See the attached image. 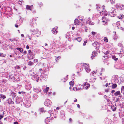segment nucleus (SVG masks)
Wrapping results in <instances>:
<instances>
[{
    "instance_id": "nucleus-12",
    "label": "nucleus",
    "mask_w": 124,
    "mask_h": 124,
    "mask_svg": "<svg viewBox=\"0 0 124 124\" xmlns=\"http://www.w3.org/2000/svg\"><path fill=\"white\" fill-rule=\"evenodd\" d=\"M81 86H83V88L81 89V90H82L83 89L87 90L89 88L90 85L89 83L87 82H85L84 84H83V85H82Z\"/></svg>"
},
{
    "instance_id": "nucleus-2",
    "label": "nucleus",
    "mask_w": 124,
    "mask_h": 124,
    "mask_svg": "<svg viewBox=\"0 0 124 124\" xmlns=\"http://www.w3.org/2000/svg\"><path fill=\"white\" fill-rule=\"evenodd\" d=\"M41 70L42 69H39L38 74L33 75L31 77L32 79L34 80H36L37 82H38L39 79L41 80L43 79H44V76L45 75L43 73H42L41 71Z\"/></svg>"
},
{
    "instance_id": "nucleus-48",
    "label": "nucleus",
    "mask_w": 124,
    "mask_h": 124,
    "mask_svg": "<svg viewBox=\"0 0 124 124\" xmlns=\"http://www.w3.org/2000/svg\"><path fill=\"white\" fill-rule=\"evenodd\" d=\"M69 84L70 85H73L74 84V82L73 81H71L69 83Z\"/></svg>"
},
{
    "instance_id": "nucleus-39",
    "label": "nucleus",
    "mask_w": 124,
    "mask_h": 124,
    "mask_svg": "<svg viewBox=\"0 0 124 124\" xmlns=\"http://www.w3.org/2000/svg\"><path fill=\"white\" fill-rule=\"evenodd\" d=\"M106 17H102V19L103 20L102 22H105L106 23L107 22L106 21L105 19H106Z\"/></svg>"
},
{
    "instance_id": "nucleus-14",
    "label": "nucleus",
    "mask_w": 124,
    "mask_h": 124,
    "mask_svg": "<svg viewBox=\"0 0 124 124\" xmlns=\"http://www.w3.org/2000/svg\"><path fill=\"white\" fill-rule=\"evenodd\" d=\"M23 104L24 106L27 108H29L31 106V104L29 101H25V102H23Z\"/></svg>"
},
{
    "instance_id": "nucleus-30",
    "label": "nucleus",
    "mask_w": 124,
    "mask_h": 124,
    "mask_svg": "<svg viewBox=\"0 0 124 124\" xmlns=\"http://www.w3.org/2000/svg\"><path fill=\"white\" fill-rule=\"evenodd\" d=\"M33 35V33H31V36H30L29 34H27L26 35V37L29 38V39L31 40V37Z\"/></svg>"
},
{
    "instance_id": "nucleus-11",
    "label": "nucleus",
    "mask_w": 124,
    "mask_h": 124,
    "mask_svg": "<svg viewBox=\"0 0 124 124\" xmlns=\"http://www.w3.org/2000/svg\"><path fill=\"white\" fill-rule=\"evenodd\" d=\"M42 68H41L42 69V70L41 71L42 73H43V70H46L47 71L48 70V67L47 65L45 63H43L42 64Z\"/></svg>"
},
{
    "instance_id": "nucleus-49",
    "label": "nucleus",
    "mask_w": 124,
    "mask_h": 124,
    "mask_svg": "<svg viewBox=\"0 0 124 124\" xmlns=\"http://www.w3.org/2000/svg\"><path fill=\"white\" fill-rule=\"evenodd\" d=\"M1 97L2 98H3V99H5L6 98V96L5 95H4L2 94L1 95H0Z\"/></svg>"
},
{
    "instance_id": "nucleus-16",
    "label": "nucleus",
    "mask_w": 124,
    "mask_h": 124,
    "mask_svg": "<svg viewBox=\"0 0 124 124\" xmlns=\"http://www.w3.org/2000/svg\"><path fill=\"white\" fill-rule=\"evenodd\" d=\"M101 15H104L105 16H107V15H108V13L107 11H104V10H102L99 12Z\"/></svg>"
},
{
    "instance_id": "nucleus-37",
    "label": "nucleus",
    "mask_w": 124,
    "mask_h": 124,
    "mask_svg": "<svg viewBox=\"0 0 124 124\" xmlns=\"http://www.w3.org/2000/svg\"><path fill=\"white\" fill-rule=\"evenodd\" d=\"M79 19L81 21H83L84 20V17L82 16H78Z\"/></svg>"
},
{
    "instance_id": "nucleus-13",
    "label": "nucleus",
    "mask_w": 124,
    "mask_h": 124,
    "mask_svg": "<svg viewBox=\"0 0 124 124\" xmlns=\"http://www.w3.org/2000/svg\"><path fill=\"white\" fill-rule=\"evenodd\" d=\"M27 55L28 58L30 60L33 59L35 57V55L33 54V52L28 53Z\"/></svg>"
},
{
    "instance_id": "nucleus-53",
    "label": "nucleus",
    "mask_w": 124,
    "mask_h": 124,
    "mask_svg": "<svg viewBox=\"0 0 124 124\" xmlns=\"http://www.w3.org/2000/svg\"><path fill=\"white\" fill-rule=\"evenodd\" d=\"M48 113L50 114V115L51 116V114L53 113V112L51 110H50L48 111Z\"/></svg>"
},
{
    "instance_id": "nucleus-34",
    "label": "nucleus",
    "mask_w": 124,
    "mask_h": 124,
    "mask_svg": "<svg viewBox=\"0 0 124 124\" xmlns=\"http://www.w3.org/2000/svg\"><path fill=\"white\" fill-rule=\"evenodd\" d=\"M107 1H109L112 4H113L115 3V0H107Z\"/></svg>"
},
{
    "instance_id": "nucleus-21",
    "label": "nucleus",
    "mask_w": 124,
    "mask_h": 124,
    "mask_svg": "<svg viewBox=\"0 0 124 124\" xmlns=\"http://www.w3.org/2000/svg\"><path fill=\"white\" fill-rule=\"evenodd\" d=\"M9 104H14V102L12 101L11 98H9L6 101Z\"/></svg>"
},
{
    "instance_id": "nucleus-47",
    "label": "nucleus",
    "mask_w": 124,
    "mask_h": 124,
    "mask_svg": "<svg viewBox=\"0 0 124 124\" xmlns=\"http://www.w3.org/2000/svg\"><path fill=\"white\" fill-rule=\"evenodd\" d=\"M38 3L39 5V6L40 7H41L42 6L43 4L42 2H38Z\"/></svg>"
},
{
    "instance_id": "nucleus-62",
    "label": "nucleus",
    "mask_w": 124,
    "mask_h": 124,
    "mask_svg": "<svg viewBox=\"0 0 124 124\" xmlns=\"http://www.w3.org/2000/svg\"><path fill=\"white\" fill-rule=\"evenodd\" d=\"M91 35H89V36H88V37H89V39L90 40V41H92V39L91 38Z\"/></svg>"
},
{
    "instance_id": "nucleus-31",
    "label": "nucleus",
    "mask_w": 124,
    "mask_h": 124,
    "mask_svg": "<svg viewBox=\"0 0 124 124\" xmlns=\"http://www.w3.org/2000/svg\"><path fill=\"white\" fill-rule=\"evenodd\" d=\"M16 49L22 53H23V49L21 48L17 47L16 48Z\"/></svg>"
},
{
    "instance_id": "nucleus-28",
    "label": "nucleus",
    "mask_w": 124,
    "mask_h": 124,
    "mask_svg": "<svg viewBox=\"0 0 124 124\" xmlns=\"http://www.w3.org/2000/svg\"><path fill=\"white\" fill-rule=\"evenodd\" d=\"M112 84L111 86V87L113 89H115L116 88L117 86V85L114 83H113Z\"/></svg>"
},
{
    "instance_id": "nucleus-20",
    "label": "nucleus",
    "mask_w": 124,
    "mask_h": 124,
    "mask_svg": "<svg viewBox=\"0 0 124 124\" xmlns=\"http://www.w3.org/2000/svg\"><path fill=\"white\" fill-rule=\"evenodd\" d=\"M118 81L119 80H118V79H117L116 78H115L112 79V83H117L118 82Z\"/></svg>"
},
{
    "instance_id": "nucleus-7",
    "label": "nucleus",
    "mask_w": 124,
    "mask_h": 124,
    "mask_svg": "<svg viewBox=\"0 0 124 124\" xmlns=\"http://www.w3.org/2000/svg\"><path fill=\"white\" fill-rule=\"evenodd\" d=\"M36 19L35 18H33L30 21V25L31 27L34 28L36 25Z\"/></svg>"
},
{
    "instance_id": "nucleus-58",
    "label": "nucleus",
    "mask_w": 124,
    "mask_h": 124,
    "mask_svg": "<svg viewBox=\"0 0 124 124\" xmlns=\"http://www.w3.org/2000/svg\"><path fill=\"white\" fill-rule=\"evenodd\" d=\"M11 41V42H13L14 41H15V39H9Z\"/></svg>"
},
{
    "instance_id": "nucleus-56",
    "label": "nucleus",
    "mask_w": 124,
    "mask_h": 124,
    "mask_svg": "<svg viewBox=\"0 0 124 124\" xmlns=\"http://www.w3.org/2000/svg\"><path fill=\"white\" fill-rule=\"evenodd\" d=\"M72 120L71 118H70L69 119V122L70 123H72Z\"/></svg>"
},
{
    "instance_id": "nucleus-36",
    "label": "nucleus",
    "mask_w": 124,
    "mask_h": 124,
    "mask_svg": "<svg viewBox=\"0 0 124 124\" xmlns=\"http://www.w3.org/2000/svg\"><path fill=\"white\" fill-rule=\"evenodd\" d=\"M33 6V5H31L30 6L29 5H27L26 6V8L27 9L31 10V8Z\"/></svg>"
},
{
    "instance_id": "nucleus-42",
    "label": "nucleus",
    "mask_w": 124,
    "mask_h": 124,
    "mask_svg": "<svg viewBox=\"0 0 124 124\" xmlns=\"http://www.w3.org/2000/svg\"><path fill=\"white\" fill-rule=\"evenodd\" d=\"M48 117H47L45 120V123H48L50 122V120L48 119Z\"/></svg>"
},
{
    "instance_id": "nucleus-17",
    "label": "nucleus",
    "mask_w": 124,
    "mask_h": 124,
    "mask_svg": "<svg viewBox=\"0 0 124 124\" xmlns=\"http://www.w3.org/2000/svg\"><path fill=\"white\" fill-rule=\"evenodd\" d=\"M33 90L36 92L37 93H39V92L41 91V89L39 88V87H37L33 89Z\"/></svg>"
},
{
    "instance_id": "nucleus-6",
    "label": "nucleus",
    "mask_w": 124,
    "mask_h": 124,
    "mask_svg": "<svg viewBox=\"0 0 124 124\" xmlns=\"http://www.w3.org/2000/svg\"><path fill=\"white\" fill-rule=\"evenodd\" d=\"M24 82L25 85V89L28 91L30 90L31 88V85L30 83L27 81H24Z\"/></svg>"
},
{
    "instance_id": "nucleus-15",
    "label": "nucleus",
    "mask_w": 124,
    "mask_h": 124,
    "mask_svg": "<svg viewBox=\"0 0 124 124\" xmlns=\"http://www.w3.org/2000/svg\"><path fill=\"white\" fill-rule=\"evenodd\" d=\"M16 93L12 91L11 92L9 93V96L10 97L12 98H14L16 96Z\"/></svg>"
},
{
    "instance_id": "nucleus-19",
    "label": "nucleus",
    "mask_w": 124,
    "mask_h": 124,
    "mask_svg": "<svg viewBox=\"0 0 124 124\" xmlns=\"http://www.w3.org/2000/svg\"><path fill=\"white\" fill-rule=\"evenodd\" d=\"M58 27H56L55 28H53L52 30V32L54 34H56L57 32V29Z\"/></svg>"
},
{
    "instance_id": "nucleus-9",
    "label": "nucleus",
    "mask_w": 124,
    "mask_h": 124,
    "mask_svg": "<svg viewBox=\"0 0 124 124\" xmlns=\"http://www.w3.org/2000/svg\"><path fill=\"white\" fill-rule=\"evenodd\" d=\"M101 44L100 43H99L98 42L96 41L94 42L93 44H92L93 45L94 47H96V49H97V52L99 53L100 52L99 50V48L98 47L100 46V45Z\"/></svg>"
},
{
    "instance_id": "nucleus-40",
    "label": "nucleus",
    "mask_w": 124,
    "mask_h": 124,
    "mask_svg": "<svg viewBox=\"0 0 124 124\" xmlns=\"http://www.w3.org/2000/svg\"><path fill=\"white\" fill-rule=\"evenodd\" d=\"M91 33L93 37H94V36H95L97 34V32L94 31H92L91 32Z\"/></svg>"
},
{
    "instance_id": "nucleus-52",
    "label": "nucleus",
    "mask_w": 124,
    "mask_h": 124,
    "mask_svg": "<svg viewBox=\"0 0 124 124\" xmlns=\"http://www.w3.org/2000/svg\"><path fill=\"white\" fill-rule=\"evenodd\" d=\"M60 56H59L58 57H56L55 58V60L56 61L58 62V60L60 58Z\"/></svg>"
},
{
    "instance_id": "nucleus-29",
    "label": "nucleus",
    "mask_w": 124,
    "mask_h": 124,
    "mask_svg": "<svg viewBox=\"0 0 124 124\" xmlns=\"http://www.w3.org/2000/svg\"><path fill=\"white\" fill-rule=\"evenodd\" d=\"M38 95L36 94H34L33 95V98L34 100H36L38 98Z\"/></svg>"
},
{
    "instance_id": "nucleus-18",
    "label": "nucleus",
    "mask_w": 124,
    "mask_h": 124,
    "mask_svg": "<svg viewBox=\"0 0 124 124\" xmlns=\"http://www.w3.org/2000/svg\"><path fill=\"white\" fill-rule=\"evenodd\" d=\"M29 32L31 33L33 32L35 34H37L38 32V30L31 29H30V30Z\"/></svg>"
},
{
    "instance_id": "nucleus-22",
    "label": "nucleus",
    "mask_w": 124,
    "mask_h": 124,
    "mask_svg": "<svg viewBox=\"0 0 124 124\" xmlns=\"http://www.w3.org/2000/svg\"><path fill=\"white\" fill-rule=\"evenodd\" d=\"M97 55V53L96 52H93L92 53V55L91 56V57L92 59L93 58V57H95Z\"/></svg>"
},
{
    "instance_id": "nucleus-51",
    "label": "nucleus",
    "mask_w": 124,
    "mask_h": 124,
    "mask_svg": "<svg viewBox=\"0 0 124 124\" xmlns=\"http://www.w3.org/2000/svg\"><path fill=\"white\" fill-rule=\"evenodd\" d=\"M118 46L120 47H122V46L123 45L121 43H119L118 44Z\"/></svg>"
},
{
    "instance_id": "nucleus-5",
    "label": "nucleus",
    "mask_w": 124,
    "mask_h": 124,
    "mask_svg": "<svg viewBox=\"0 0 124 124\" xmlns=\"http://www.w3.org/2000/svg\"><path fill=\"white\" fill-rule=\"evenodd\" d=\"M122 61L121 60H118V62H116L115 66V68L116 69H121L123 66Z\"/></svg>"
},
{
    "instance_id": "nucleus-50",
    "label": "nucleus",
    "mask_w": 124,
    "mask_h": 124,
    "mask_svg": "<svg viewBox=\"0 0 124 124\" xmlns=\"http://www.w3.org/2000/svg\"><path fill=\"white\" fill-rule=\"evenodd\" d=\"M97 72V71H93V72H92L91 73L92 75L93 76H94V74H96V73Z\"/></svg>"
},
{
    "instance_id": "nucleus-1",
    "label": "nucleus",
    "mask_w": 124,
    "mask_h": 124,
    "mask_svg": "<svg viewBox=\"0 0 124 124\" xmlns=\"http://www.w3.org/2000/svg\"><path fill=\"white\" fill-rule=\"evenodd\" d=\"M84 67V68L87 72H89L91 70V69L89 68V65L85 63L83 64H78L76 66V68L78 70V71L77 72V73L83 70L82 66Z\"/></svg>"
},
{
    "instance_id": "nucleus-26",
    "label": "nucleus",
    "mask_w": 124,
    "mask_h": 124,
    "mask_svg": "<svg viewBox=\"0 0 124 124\" xmlns=\"http://www.w3.org/2000/svg\"><path fill=\"white\" fill-rule=\"evenodd\" d=\"M96 9L98 10L101 11V6L99 4H97L96 5Z\"/></svg>"
},
{
    "instance_id": "nucleus-35",
    "label": "nucleus",
    "mask_w": 124,
    "mask_h": 124,
    "mask_svg": "<svg viewBox=\"0 0 124 124\" xmlns=\"http://www.w3.org/2000/svg\"><path fill=\"white\" fill-rule=\"evenodd\" d=\"M75 39L77 40L78 42H80L81 40L82 39L81 37H78Z\"/></svg>"
},
{
    "instance_id": "nucleus-64",
    "label": "nucleus",
    "mask_w": 124,
    "mask_h": 124,
    "mask_svg": "<svg viewBox=\"0 0 124 124\" xmlns=\"http://www.w3.org/2000/svg\"><path fill=\"white\" fill-rule=\"evenodd\" d=\"M77 88L76 87L74 88L73 87V89L74 91H76L77 90Z\"/></svg>"
},
{
    "instance_id": "nucleus-46",
    "label": "nucleus",
    "mask_w": 124,
    "mask_h": 124,
    "mask_svg": "<svg viewBox=\"0 0 124 124\" xmlns=\"http://www.w3.org/2000/svg\"><path fill=\"white\" fill-rule=\"evenodd\" d=\"M119 117L121 118L122 116H124V112L121 113V115H120V114L119 113Z\"/></svg>"
},
{
    "instance_id": "nucleus-4",
    "label": "nucleus",
    "mask_w": 124,
    "mask_h": 124,
    "mask_svg": "<svg viewBox=\"0 0 124 124\" xmlns=\"http://www.w3.org/2000/svg\"><path fill=\"white\" fill-rule=\"evenodd\" d=\"M108 16H110L111 17H113L115 15V9L113 8H109L108 11Z\"/></svg>"
},
{
    "instance_id": "nucleus-54",
    "label": "nucleus",
    "mask_w": 124,
    "mask_h": 124,
    "mask_svg": "<svg viewBox=\"0 0 124 124\" xmlns=\"http://www.w3.org/2000/svg\"><path fill=\"white\" fill-rule=\"evenodd\" d=\"M88 23H89V24L90 25H93L94 24V23H93V22H92L91 21H89V22H88Z\"/></svg>"
},
{
    "instance_id": "nucleus-25",
    "label": "nucleus",
    "mask_w": 124,
    "mask_h": 124,
    "mask_svg": "<svg viewBox=\"0 0 124 124\" xmlns=\"http://www.w3.org/2000/svg\"><path fill=\"white\" fill-rule=\"evenodd\" d=\"M60 113L62 117L63 118H64L65 117L64 112L63 110H62L60 112Z\"/></svg>"
},
{
    "instance_id": "nucleus-43",
    "label": "nucleus",
    "mask_w": 124,
    "mask_h": 124,
    "mask_svg": "<svg viewBox=\"0 0 124 124\" xmlns=\"http://www.w3.org/2000/svg\"><path fill=\"white\" fill-rule=\"evenodd\" d=\"M104 40L105 42H107L108 41V39L106 37H105L104 38Z\"/></svg>"
},
{
    "instance_id": "nucleus-44",
    "label": "nucleus",
    "mask_w": 124,
    "mask_h": 124,
    "mask_svg": "<svg viewBox=\"0 0 124 124\" xmlns=\"http://www.w3.org/2000/svg\"><path fill=\"white\" fill-rule=\"evenodd\" d=\"M29 75H30L31 76H32V75H33L34 74V72L32 71V70H30L29 71Z\"/></svg>"
},
{
    "instance_id": "nucleus-61",
    "label": "nucleus",
    "mask_w": 124,
    "mask_h": 124,
    "mask_svg": "<svg viewBox=\"0 0 124 124\" xmlns=\"http://www.w3.org/2000/svg\"><path fill=\"white\" fill-rule=\"evenodd\" d=\"M27 53V52L26 51H24L23 53V55H25Z\"/></svg>"
},
{
    "instance_id": "nucleus-3",
    "label": "nucleus",
    "mask_w": 124,
    "mask_h": 124,
    "mask_svg": "<svg viewBox=\"0 0 124 124\" xmlns=\"http://www.w3.org/2000/svg\"><path fill=\"white\" fill-rule=\"evenodd\" d=\"M8 76L9 77V78L12 79L14 82L17 81L19 80L18 77L14 72L10 73L8 76Z\"/></svg>"
},
{
    "instance_id": "nucleus-23",
    "label": "nucleus",
    "mask_w": 124,
    "mask_h": 124,
    "mask_svg": "<svg viewBox=\"0 0 124 124\" xmlns=\"http://www.w3.org/2000/svg\"><path fill=\"white\" fill-rule=\"evenodd\" d=\"M114 95L115 96H118V95H119V96L120 97H121V96H120L121 95V93H120V91H118L117 92H116V93H115L114 94Z\"/></svg>"
},
{
    "instance_id": "nucleus-55",
    "label": "nucleus",
    "mask_w": 124,
    "mask_h": 124,
    "mask_svg": "<svg viewBox=\"0 0 124 124\" xmlns=\"http://www.w3.org/2000/svg\"><path fill=\"white\" fill-rule=\"evenodd\" d=\"M49 88L48 87H46V89H44V90L46 92H47Z\"/></svg>"
},
{
    "instance_id": "nucleus-45",
    "label": "nucleus",
    "mask_w": 124,
    "mask_h": 124,
    "mask_svg": "<svg viewBox=\"0 0 124 124\" xmlns=\"http://www.w3.org/2000/svg\"><path fill=\"white\" fill-rule=\"evenodd\" d=\"M6 56V54L3 53L0 54V57H4Z\"/></svg>"
},
{
    "instance_id": "nucleus-33",
    "label": "nucleus",
    "mask_w": 124,
    "mask_h": 124,
    "mask_svg": "<svg viewBox=\"0 0 124 124\" xmlns=\"http://www.w3.org/2000/svg\"><path fill=\"white\" fill-rule=\"evenodd\" d=\"M34 64V63L33 62L31 61H30L28 62V65L29 66H31L33 65Z\"/></svg>"
},
{
    "instance_id": "nucleus-32",
    "label": "nucleus",
    "mask_w": 124,
    "mask_h": 124,
    "mask_svg": "<svg viewBox=\"0 0 124 124\" xmlns=\"http://www.w3.org/2000/svg\"><path fill=\"white\" fill-rule=\"evenodd\" d=\"M121 92L122 93H123L124 96V86H122L121 89Z\"/></svg>"
},
{
    "instance_id": "nucleus-38",
    "label": "nucleus",
    "mask_w": 124,
    "mask_h": 124,
    "mask_svg": "<svg viewBox=\"0 0 124 124\" xmlns=\"http://www.w3.org/2000/svg\"><path fill=\"white\" fill-rule=\"evenodd\" d=\"M112 58L115 60H117L118 59L117 58H116V56L114 55H113L112 56Z\"/></svg>"
},
{
    "instance_id": "nucleus-60",
    "label": "nucleus",
    "mask_w": 124,
    "mask_h": 124,
    "mask_svg": "<svg viewBox=\"0 0 124 124\" xmlns=\"http://www.w3.org/2000/svg\"><path fill=\"white\" fill-rule=\"evenodd\" d=\"M73 87L72 86H70L69 88L70 89L71 91L72 90V89H73Z\"/></svg>"
},
{
    "instance_id": "nucleus-10",
    "label": "nucleus",
    "mask_w": 124,
    "mask_h": 124,
    "mask_svg": "<svg viewBox=\"0 0 124 124\" xmlns=\"http://www.w3.org/2000/svg\"><path fill=\"white\" fill-rule=\"evenodd\" d=\"M116 6L118 10H124V5L123 4H116Z\"/></svg>"
},
{
    "instance_id": "nucleus-59",
    "label": "nucleus",
    "mask_w": 124,
    "mask_h": 124,
    "mask_svg": "<svg viewBox=\"0 0 124 124\" xmlns=\"http://www.w3.org/2000/svg\"><path fill=\"white\" fill-rule=\"evenodd\" d=\"M38 61V60L37 59H34V62H37Z\"/></svg>"
},
{
    "instance_id": "nucleus-24",
    "label": "nucleus",
    "mask_w": 124,
    "mask_h": 124,
    "mask_svg": "<svg viewBox=\"0 0 124 124\" xmlns=\"http://www.w3.org/2000/svg\"><path fill=\"white\" fill-rule=\"evenodd\" d=\"M74 24L76 25H79V21L77 19H76L74 21Z\"/></svg>"
},
{
    "instance_id": "nucleus-27",
    "label": "nucleus",
    "mask_w": 124,
    "mask_h": 124,
    "mask_svg": "<svg viewBox=\"0 0 124 124\" xmlns=\"http://www.w3.org/2000/svg\"><path fill=\"white\" fill-rule=\"evenodd\" d=\"M111 108L112 110L113 111H115L116 109V104H115V106H112L111 107Z\"/></svg>"
},
{
    "instance_id": "nucleus-63",
    "label": "nucleus",
    "mask_w": 124,
    "mask_h": 124,
    "mask_svg": "<svg viewBox=\"0 0 124 124\" xmlns=\"http://www.w3.org/2000/svg\"><path fill=\"white\" fill-rule=\"evenodd\" d=\"M16 69H19L20 68V67L18 66H16Z\"/></svg>"
},
{
    "instance_id": "nucleus-8",
    "label": "nucleus",
    "mask_w": 124,
    "mask_h": 124,
    "mask_svg": "<svg viewBox=\"0 0 124 124\" xmlns=\"http://www.w3.org/2000/svg\"><path fill=\"white\" fill-rule=\"evenodd\" d=\"M52 103L51 101L48 99H46L44 103V105L48 107H50L51 105L52 104Z\"/></svg>"
},
{
    "instance_id": "nucleus-41",
    "label": "nucleus",
    "mask_w": 124,
    "mask_h": 124,
    "mask_svg": "<svg viewBox=\"0 0 124 124\" xmlns=\"http://www.w3.org/2000/svg\"><path fill=\"white\" fill-rule=\"evenodd\" d=\"M44 108H41L39 109V111L41 112H43L44 111Z\"/></svg>"
},
{
    "instance_id": "nucleus-57",
    "label": "nucleus",
    "mask_w": 124,
    "mask_h": 124,
    "mask_svg": "<svg viewBox=\"0 0 124 124\" xmlns=\"http://www.w3.org/2000/svg\"><path fill=\"white\" fill-rule=\"evenodd\" d=\"M19 21L20 23H22L23 22V21L22 20V19L21 18H20L19 20Z\"/></svg>"
}]
</instances>
